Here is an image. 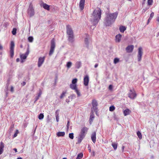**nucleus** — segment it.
Here are the masks:
<instances>
[{"mask_svg":"<svg viewBox=\"0 0 159 159\" xmlns=\"http://www.w3.org/2000/svg\"><path fill=\"white\" fill-rule=\"evenodd\" d=\"M126 30V28L125 26H121L120 27L119 30L121 32L123 33Z\"/></svg>","mask_w":159,"mask_h":159,"instance_id":"bb28decb","label":"nucleus"},{"mask_svg":"<svg viewBox=\"0 0 159 159\" xmlns=\"http://www.w3.org/2000/svg\"><path fill=\"white\" fill-rule=\"evenodd\" d=\"M159 35V32L157 34V37H158Z\"/></svg>","mask_w":159,"mask_h":159,"instance_id":"e2e57ef3","label":"nucleus"},{"mask_svg":"<svg viewBox=\"0 0 159 159\" xmlns=\"http://www.w3.org/2000/svg\"><path fill=\"white\" fill-rule=\"evenodd\" d=\"M70 125V121L69 120L67 122V128L68 129L69 128V126Z\"/></svg>","mask_w":159,"mask_h":159,"instance_id":"49530a36","label":"nucleus"},{"mask_svg":"<svg viewBox=\"0 0 159 159\" xmlns=\"http://www.w3.org/2000/svg\"><path fill=\"white\" fill-rule=\"evenodd\" d=\"M41 6L43 7L44 9L47 10L48 11L50 9V6L45 3H43L42 4Z\"/></svg>","mask_w":159,"mask_h":159,"instance_id":"6ab92c4d","label":"nucleus"},{"mask_svg":"<svg viewBox=\"0 0 159 159\" xmlns=\"http://www.w3.org/2000/svg\"><path fill=\"white\" fill-rule=\"evenodd\" d=\"M137 136H138L139 138L140 139H141L142 138V134H141V132L139 131H138L137 132Z\"/></svg>","mask_w":159,"mask_h":159,"instance_id":"473e14b6","label":"nucleus"},{"mask_svg":"<svg viewBox=\"0 0 159 159\" xmlns=\"http://www.w3.org/2000/svg\"><path fill=\"white\" fill-rule=\"evenodd\" d=\"M28 14L30 17L33 16L34 14V10L32 5L31 4H30L29 7L28 8Z\"/></svg>","mask_w":159,"mask_h":159,"instance_id":"0eeeda50","label":"nucleus"},{"mask_svg":"<svg viewBox=\"0 0 159 159\" xmlns=\"http://www.w3.org/2000/svg\"><path fill=\"white\" fill-rule=\"evenodd\" d=\"M69 137L71 139H73L74 138V134L73 133H70L69 134Z\"/></svg>","mask_w":159,"mask_h":159,"instance_id":"f704fd0d","label":"nucleus"},{"mask_svg":"<svg viewBox=\"0 0 159 159\" xmlns=\"http://www.w3.org/2000/svg\"><path fill=\"white\" fill-rule=\"evenodd\" d=\"M131 112V111L128 109H126L123 111L124 114L125 116L129 114Z\"/></svg>","mask_w":159,"mask_h":159,"instance_id":"4be33fe9","label":"nucleus"},{"mask_svg":"<svg viewBox=\"0 0 159 159\" xmlns=\"http://www.w3.org/2000/svg\"><path fill=\"white\" fill-rule=\"evenodd\" d=\"M30 53V50H29V46L28 47L26 52L25 53V54H22L20 55V57L21 59V63H23L24 62V61L23 60L25 59L27 56L28 55L29 53Z\"/></svg>","mask_w":159,"mask_h":159,"instance_id":"423d86ee","label":"nucleus"},{"mask_svg":"<svg viewBox=\"0 0 159 159\" xmlns=\"http://www.w3.org/2000/svg\"><path fill=\"white\" fill-rule=\"evenodd\" d=\"M157 20L158 21H159V19H157Z\"/></svg>","mask_w":159,"mask_h":159,"instance_id":"774afa93","label":"nucleus"},{"mask_svg":"<svg viewBox=\"0 0 159 159\" xmlns=\"http://www.w3.org/2000/svg\"><path fill=\"white\" fill-rule=\"evenodd\" d=\"M66 102L68 103L69 102H70V101L68 99H66Z\"/></svg>","mask_w":159,"mask_h":159,"instance_id":"3c124183","label":"nucleus"},{"mask_svg":"<svg viewBox=\"0 0 159 159\" xmlns=\"http://www.w3.org/2000/svg\"><path fill=\"white\" fill-rule=\"evenodd\" d=\"M17 134L15 133L13 135V137L15 138L17 136Z\"/></svg>","mask_w":159,"mask_h":159,"instance_id":"864d4df0","label":"nucleus"},{"mask_svg":"<svg viewBox=\"0 0 159 159\" xmlns=\"http://www.w3.org/2000/svg\"><path fill=\"white\" fill-rule=\"evenodd\" d=\"M125 148V147L124 146H122V151L123 152L124 149Z\"/></svg>","mask_w":159,"mask_h":159,"instance_id":"6e6d98bb","label":"nucleus"},{"mask_svg":"<svg viewBox=\"0 0 159 159\" xmlns=\"http://www.w3.org/2000/svg\"><path fill=\"white\" fill-rule=\"evenodd\" d=\"M44 115L42 113H40L39 116L38 118L39 120H42L43 119Z\"/></svg>","mask_w":159,"mask_h":159,"instance_id":"72a5a7b5","label":"nucleus"},{"mask_svg":"<svg viewBox=\"0 0 159 159\" xmlns=\"http://www.w3.org/2000/svg\"><path fill=\"white\" fill-rule=\"evenodd\" d=\"M83 157V154L82 153H80L78 155L76 159H80L82 158Z\"/></svg>","mask_w":159,"mask_h":159,"instance_id":"7c9ffc66","label":"nucleus"},{"mask_svg":"<svg viewBox=\"0 0 159 159\" xmlns=\"http://www.w3.org/2000/svg\"><path fill=\"white\" fill-rule=\"evenodd\" d=\"M69 98H70L71 100L73 99H74L76 98V96L75 94H72L70 96L68 97Z\"/></svg>","mask_w":159,"mask_h":159,"instance_id":"a19ab883","label":"nucleus"},{"mask_svg":"<svg viewBox=\"0 0 159 159\" xmlns=\"http://www.w3.org/2000/svg\"><path fill=\"white\" fill-rule=\"evenodd\" d=\"M62 159H67V158H63Z\"/></svg>","mask_w":159,"mask_h":159,"instance_id":"338daca9","label":"nucleus"},{"mask_svg":"<svg viewBox=\"0 0 159 159\" xmlns=\"http://www.w3.org/2000/svg\"><path fill=\"white\" fill-rule=\"evenodd\" d=\"M36 128H35L34 131V132H33V134L34 135L35 133V131H36Z\"/></svg>","mask_w":159,"mask_h":159,"instance_id":"052dcab7","label":"nucleus"},{"mask_svg":"<svg viewBox=\"0 0 159 159\" xmlns=\"http://www.w3.org/2000/svg\"><path fill=\"white\" fill-rule=\"evenodd\" d=\"M81 62L80 61H77L76 62L75 66L76 68L79 69L81 66Z\"/></svg>","mask_w":159,"mask_h":159,"instance_id":"393cba45","label":"nucleus"},{"mask_svg":"<svg viewBox=\"0 0 159 159\" xmlns=\"http://www.w3.org/2000/svg\"><path fill=\"white\" fill-rule=\"evenodd\" d=\"M13 150H14L16 152H17V150L16 148H14L13 149Z\"/></svg>","mask_w":159,"mask_h":159,"instance_id":"13d9d810","label":"nucleus"},{"mask_svg":"<svg viewBox=\"0 0 159 159\" xmlns=\"http://www.w3.org/2000/svg\"><path fill=\"white\" fill-rule=\"evenodd\" d=\"M153 0H148V4L149 6L151 5L152 4Z\"/></svg>","mask_w":159,"mask_h":159,"instance_id":"58836bf2","label":"nucleus"},{"mask_svg":"<svg viewBox=\"0 0 159 159\" xmlns=\"http://www.w3.org/2000/svg\"><path fill=\"white\" fill-rule=\"evenodd\" d=\"M112 146L113 147L114 150L116 149L117 147V144L115 143H112Z\"/></svg>","mask_w":159,"mask_h":159,"instance_id":"c756f323","label":"nucleus"},{"mask_svg":"<svg viewBox=\"0 0 159 159\" xmlns=\"http://www.w3.org/2000/svg\"><path fill=\"white\" fill-rule=\"evenodd\" d=\"M85 37L84 38V42L86 45V46L88 47L89 44V35L86 34H85Z\"/></svg>","mask_w":159,"mask_h":159,"instance_id":"4468645a","label":"nucleus"},{"mask_svg":"<svg viewBox=\"0 0 159 159\" xmlns=\"http://www.w3.org/2000/svg\"><path fill=\"white\" fill-rule=\"evenodd\" d=\"M55 47V40L54 39H53L51 41V48L49 52V55L50 56H51L53 54Z\"/></svg>","mask_w":159,"mask_h":159,"instance_id":"39448f33","label":"nucleus"},{"mask_svg":"<svg viewBox=\"0 0 159 159\" xmlns=\"http://www.w3.org/2000/svg\"><path fill=\"white\" fill-rule=\"evenodd\" d=\"M59 110H57L55 113L56 120L57 122H58L59 121Z\"/></svg>","mask_w":159,"mask_h":159,"instance_id":"412c9836","label":"nucleus"},{"mask_svg":"<svg viewBox=\"0 0 159 159\" xmlns=\"http://www.w3.org/2000/svg\"><path fill=\"white\" fill-rule=\"evenodd\" d=\"M89 152H91V149H89Z\"/></svg>","mask_w":159,"mask_h":159,"instance_id":"69168bd1","label":"nucleus"},{"mask_svg":"<svg viewBox=\"0 0 159 159\" xmlns=\"http://www.w3.org/2000/svg\"><path fill=\"white\" fill-rule=\"evenodd\" d=\"M136 96V94L134 90L130 89L128 94V97L131 99H134Z\"/></svg>","mask_w":159,"mask_h":159,"instance_id":"1a4fd4ad","label":"nucleus"},{"mask_svg":"<svg viewBox=\"0 0 159 159\" xmlns=\"http://www.w3.org/2000/svg\"><path fill=\"white\" fill-rule=\"evenodd\" d=\"M85 1V0H80V1L79 7L81 10H82L84 8Z\"/></svg>","mask_w":159,"mask_h":159,"instance_id":"ddd939ff","label":"nucleus"},{"mask_svg":"<svg viewBox=\"0 0 159 159\" xmlns=\"http://www.w3.org/2000/svg\"><path fill=\"white\" fill-rule=\"evenodd\" d=\"M91 139L94 143H95L96 141V133L94 132L92 133L91 136Z\"/></svg>","mask_w":159,"mask_h":159,"instance_id":"2eb2a0df","label":"nucleus"},{"mask_svg":"<svg viewBox=\"0 0 159 159\" xmlns=\"http://www.w3.org/2000/svg\"><path fill=\"white\" fill-rule=\"evenodd\" d=\"M142 48L141 47H139L138 48V54L137 55L138 60V61H140L141 60V57L143 55Z\"/></svg>","mask_w":159,"mask_h":159,"instance_id":"9d476101","label":"nucleus"},{"mask_svg":"<svg viewBox=\"0 0 159 159\" xmlns=\"http://www.w3.org/2000/svg\"><path fill=\"white\" fill-rule=\"evenodd\" d=\"M66 32L68 41L72 43L74 41V37L73 31L70 25L66 26Z\"/></svg>","mask_w":159,"mask_h":159,"instance_id":"7ed1b4c3","label":"nucleus"},{"mask_svg":"<svg viewBox=\"0 0 159 159\" xmlns=\"http://www.w3.org/2000/svg\"><path fill=\"white\" fill-rule=\"evenodd\" d=\"M19 60H20V59L19 58H17L16 59V61L17 62H19Z\"/></svg>","mask_w":159,"mask_h":159,"instance_id":"4d7b16f0","label":"nucleus"},{"mask_svg":"<svg viewBox=\"0 0 159 159\" xmlns=\"http://www.w3.org/2000/svg\"><path fill=\"white\" fill-rule=\"evenodd\" d=\"M75 92H76L78 96L79 97L80 96V93L79 92V91L77 89H76V90H75Z\"/></svg>","mask_w":159,"mask_h":159,"instance_id":"c03bdc74","label":"nucleus"},{"mask_svg":"<svg viewBox=\"0 0 159 159\" xmlns=\"http://www.w3.org/2000/svg\"><path fill=\"white\" fill-rule=\"evenodd\" d=\"M3 47L1 44H0V50H1L2 49Z\"/></svg>","mask_w":159,"mask_h":159,"instance_id":"603ef678","label":"nucleus"},{"mask_svg":"<svg viewBox=\"0 0 159 159\" xmlns=\"http://www.w3.org/2000/svg\"><path fill=\"white\" fill-rule=\"evenodd\" d=\"M112 86L111 85H110L109 86V90H111L112 89Z\"/></svg>","mask_w":159,"mask_h":159,"instance_id":"de8ad7c7","label":"nucleus"},{"mask_svg":"<svg viewBox=\"0 0 159 159\" xmlns=\"http://www.w3.org/2000/svg\"><path fill=\"white\" fill-rule=\"evenodd\" d=\"M26 84L25 82L23 81L21 83V84L22 86H24Z\"/></svg>","mask_w":159,"mask_h":159,"instance_id":"09e8293b","label":"nucleus"},{"mask_svg":"<svg viewBox=\"0 0 159 159\" xmlns=\"http://www.w3.org/2000/svg\"><path fill=\"white\" fill-rule=\"evenodd\" d=\"M72 64V63L70 61H69L67 63L66 66V67H67V68L68 69L70 68L71 67V66Z\"/></svg>","mask_w":159,"mask_h":159,"instance_id":"c85d7f7f","label":"nucleus"},{"mask_svg":"<svg viewBox=\"0 0 159 159\" xmlns=\"http://www.w3.org/2000/svg\"><path fill=\"white\" fill-rule=\"evenodd\" d=\"M88 129L85 127H83L81 129V132L78 137V142L77 143H80L82 140L85 137L86 134Z\"/></svg>","mask_w":159,"mask_h":159,"instance_id":"20e7f679","label":"nucleus"},{"mask_svg":"<svg viewBox=\"0 0 159 159\" xmlns=\"http://www.w3.org/2000/svg\"><path fill=\"white\" fill-rule=\"evenodd\" d=\"M42 93V92L41 90L40 89L39 90V93L38 94V95L35 97V100L34 101V103H35L38 100V99L41 96Z\"/></svg>","mask_w":159,"mask_h":159,"instance_id":"5701e85b","label":"nucleus"},{"mask_svg":"<svg viewBox=\"0 0 159 159\" xmlns=\"http://www.w3.org/2000/svg\"><path fill=\"white\" fill-rule=\"evenodd\" d=\"M101 10L100 8H97L94 10L90 19L92 24L93 25V28L92 26H91V29H94V26L96 25L101 19Z\"/></svg>","mask_w":159,"mask_h":159,"instance_id":"f257e3e1","label":"nucleus"},{"mask_svg":"<svg viewBox=\"0 0 159 159\" xmlns=\"http://www.w3.org/2000/svg\"><path fill=\"white\" fill-rule=\"evenodd\" d=\"M92 104V106H98V104L96 100L93 99V100Z\"/></svg>","mask_w":159,"mask_h":159,"instance_id":"cd10ccee","label":"nucleus"},{"mask_svg":"<svg viewBox=\"0 0 159 159\" xmlns=\"http://www.w3.org/2000/svg\"><path fill=\"white\" fill-rule=\"evenodd\" d=\"M65 134L64 132H59L57 133V135L58 137L64 136Z\"/></svg>","mask_w":159,"mask_h":159,"instance_id":"b1692460","label":"nucleus"},{"mask_svg":"<svg viewBox=\"0 0 159 159\" xmlns=\"http://www.w3.org/2000/svg\"><path fill=\"white\" fill-rule=\"evenodd\" d=\"M17 159H22L21 157H18L17 158Z\"/></svg>","mask_w":159,"mask_h":159,"instance_id":"0e129e2a","label":"nucleus"},{"mask_svg":"<svg viewBox=\"0 0 159 159\" xmlns=\"http://www.w3.org/2000/svg\"><path fill=\"white\" fill-rule=\"evenodd\" d=\"M18 133H19L18 130H16L15 133H16V134H17Z\"/></svg>","mask_w":159,"mask_h":159,"instance_id":"bf43d9fd","label":"nucleus"},{"mask_svg":"<svg viewBox=\"0 0 159 159\" xmlns=\"http://www.w3.org/2000/svg\"><path fill=\"white\" fill-rule=\"evenodd\" d=\"M119 59H118L117 58H116L114 59V64H116L118 62H119Z\"/></svg>","mask_w":159,"mask_h":159,"instance_id":"e433bc0d","label":"nucleus"},{"mask_svg":"<svg viewBox=\"0 0 159 159\" xmlns=\"http://www.w3.org/2000/svg\"><path fill=\"white\" fill-rule=\"evenodd\" d=\"M134 47V46L132 45H129L126 47V50L127 52H132Z\"/></svg>","mask_w":159,"mask_h":159,"instance_id":"f3484780","label":"nucleus"},{"mask_svg":"<svg viewBox=\"0 0 159 159\" xmlns=\"http://www.w3.org/2000/svg\"><path fill=\"white\" fill-rule=\"evenodd\" d=\"M89 81V76L87 75L84 77V84L85 86H88Z\"/></svg>","mask_w":159,"mask_h":159,"instance_id":"f8f14e48","label":"nucleus"},{"mask_svg":"<svg viewBox=\"0 0 159 159\" xmlns=\"http://www.w3.org/2000/svg\"><path fill=\"white\" fill-rule=\"evenodd\" d=\"M98 66V64H95L94 66V67L95 68H97Z\"/></svg>","mask_w":159,"mask_h":159,"instance_id":"5fc2aeb1","label":"nucleus"},{"mask_svg":"<svg viewBox=\"0 0 159 159\" xmlns=\"http://www.w3.org/2000/svg\"><path fill=\"white\" fill-rule=\"evenodd\" d=\"M16 29L14 28L13 29L12 31V33L13 35H15L16 34Z\"/></svg>","mask_w":159,"mask_h":159,"instance_id":"37998d69","label":"nucleus"},{"mask_svg":"<svg viewBox=\"0 0 159 159\" xmlns=\"http://www.w3.org/2000/svg\"><path fill=\"white\" fill-rule=\"evenodd\" d=\"M11 91L12 92H13V88L12 86L11 87Z\"/></svg>","mask_w":159,"mask_h":159,"instance_id":"8fccbe9b","label":"nucleus"},{"mask_svg":"<svg viewBox=\"0 0 159 159\" xmlns=\"http://www.w3.org/2000/svg\"><path fill=\"white\" fill-rule=\"evenodd\" d=\"M121 35L120 34L117 35L116 36V42H119L121 40Z\"/></svg>","mask_w":159,"mask_h":159,"instance_id":"aec40b11","label":"nucleus"},{"mask_svg":"<svg viewBox=\"0 0 159 159\" xmlns=\"http://www.w3.org/2000/svg\"><path fill=\"white\" fill-rule=\"evenodd\" d=\"M15 44L14 42L11 41L10 45V54L11 57L12 58L14 55V48Z\"/></svg>","mask_w":159,"mask_h":159,"instance_id":"6e6552de","label":"nucleus"},{"mask_svg":"<svg viewBox=\"0 0 159 159\" xmlns=\"http://www.w3.org/2000/svg\"><path fill=\"white\" fill-rule=\"evenodd\" d=\"M97 106H92V109L91 110H93V109L94 110V111L97 114V109H98V108H97Z\"/></svg>","mask_w":159,"mask_h":159,"instance_id":"2f4dec72","label":"nucleus"},{"mask_svg":"<svg viewBox=\"0 0 159 159\" xmlns=\"http://www.w3.org/2000/svg\"><path fill=\"white\" fill-rule=\"evenodd\" d=\"M94 114L93 111L92 110L90 113V115L89 119V123L91 124V122L93 121L94 118Z\"/></svg>","mask_w":159,"mask_h":159,"instance_id":"dca6fc26","label":"nucleus"},{"mask_svg":"<svg viewBox=\"0 0 159 159\" xmlns=\"http://www.w3.org/2000/svg\"><path fill=\"white\" fill-rule=\"evenodd\" d=\"M45 58V57L39 58L38 63V67H40L42 65L44 61Z\"/></svg>","mask_w":159,"mask_h":159,"instance_id":"9b49d317","label":"nucleus"},{"mask_svg":"<svg viewBox=\"0 0 159 159\" xmlns=\"http://www.w3.org/2000/svg\"><path fill=\"white\" fill-rule=\"evenodd\" d=\"M149 20V18L148 19V22H147V24H148V23H149V22H150V20Z\"/></svg>","mask_w":159,"mask_h":159,"instance_id":"680f3d73","label":"nucleus"},{"mask_svg":"<svg viewBox=\"0 0 159 159\" xmlns=\"http://www.w3.org/2000/svg\"><path fill=\"white\" fill-rule=\"evenodd\" d=\"M4 147V144L2 141H1L0 143V155L3 153Z\"/></svg>","mask_w":159,"mask_h":159,"instance_id":"a211bd4d","label":"nucleus"},{"mask_svg":"<svg viewBox=\"0 0 159 159\" xmlns=\"http://www.w3.org/2000/svg\"><path fill=\"white\" fill-rule=\"evenodd\" d=\"M77 79L76 78L73 79L72 81V84H76L77 83Z\"/></svg>","mask_w":159,"mask_h":159,"instance_id":"ea45409f","label":"nucleus"},{"mask_svg":"<svg viewBox=\"0 0 159 159\" xmlns=\"http://www.w3.org/2000/svg\"><path fill=\"white\" fill-rule=\"evenodd\" d=\"M28 40L30 42H32L33 40V38L32 36H30L28 38Z\"/></svg>","mask_w":159,"mask_h":159,"instance_id":"c9c22d12","label":"nucleus"},{"mask_svg":"<svg viewBox=\"0 0 159 159\" xmlns=\"http://www.w3.org/2000/svg\"><path fill=\"white\" fill-rule=\"evenodd\" d=\"M118 15V13L116 12L110 13H106L104 23L106 26H109L115 21Z\"/></svg>","mask_w":159,"mask_h":159,"instance_id":"f03ea898","label":"nucleus"},{"mask_svg":"<svg viewBox=\"0 0 159 159\" xmlns=\"http://www.w3.org/2000/svg\"><path fill=\"white\" fill-rule=\"evenodd\" d=\"M115 107L114 106H112L109 107V111H113L115 110Z\"/></svg>","mask_w":159,"mask_h":159,"instance_id":"79ce46f5","label":"nucleus"},{"mask_svg":"<svg viewBox=\"0 0 159 159\" xmlns=\"http://www.w3.org/2000/svg\"><path fill=\"white\" fill-rule=\"evenodd\" d=\"M66 93V92H63L60 96V98L61 99L63 97H64L65 96V95Z\"/></svg>","mask_w":159,"mask_h":159,"instance_id":"4c0bfd02","label":"nucleus"},{"mask_svg":"<svg viewBox=\"0 0 159 159\" xmlns=\"http://www.w3.org/2000/svg\"><path fill=\"white\" fill-rule=\"evenodd\" d=\"M70 87L72 89L76 90V89H77L76 85V84H70Z\"/></svg>","mask_w":159,"mask_h":159,"instance_id":"a878e982","label":"nucleus"},{"mask_svg":"<svg viewBox=\"0 0 159 159\" xmlns=\"http://www.w3.org/2000/svg\"><path fill=\"white\" fill-rule=\"evenodd\" d=\"M154 13L153 12L151 13L150 15V17L149 18V20H151L154 16Z\"/></svg>","mask_w":159,"mask_h":159,"instance_id":"a18cd8bd","label":"nucleus"}]
</instances>
